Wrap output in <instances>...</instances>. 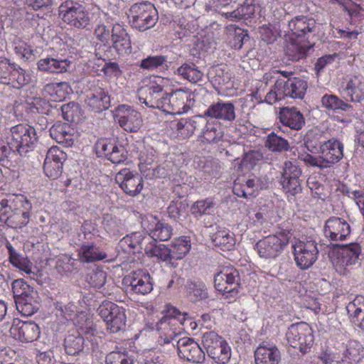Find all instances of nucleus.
Masks as SVG:
<instances>
[{
	"label": "nucleus",
	"mask_w": 364,
	"mask_h": 364,
	"mask_svg": "<svg viewBox=\"0 0 364 364\" xmlns=\"http://www.w3.org/2000/svg\"><path fill=\"white\" fill-rule=\"evenodd\" d=\"M340 93L343 98L348 102H353L355 111L359 105L364 102V79L358 76L350 77L343 82L340 88Z\"/></svg>",
	"instance_id": "16"
},
{
	"label": "nucleus",
	"mask_w": 364,
	"mask_h": 364,
	"mask_svg": "<svg viewBox=\"0 0 364 364\" xmlns=\"http://www.w3.org/2000/svg\"><path fill=\"white\" fill-rule=\"evenodd\" d=\"M31 77L19 65L0 57V82L19 89L29 83Z\"/></svg>",
	"instance_id": "8"
},
{
	"label": "nucleus",
	"mask_w": 364,
	"mask_h": 364,
	"mask_svg": "<svg viewBox=\"0 0 364 364\" xmlns=\"http://www.w3.org/2000/svg\"><path fill=\"white\" fill-rule=\"evenodd\" d=\"M106 364H133V360L127 354L120 352H111L105 359Z\"/></svg>",
	"instance_id": "64"
},
{
	"label": "nucleus",
	"mask_w": 364,
	"mask_h": 364,
	"mask_svg": "<svg viewBox=\"0 0 364 364\" xmlns=\"http://www.w3.org/2000/svg\"><path fill=\"white\" fill-rule=\"evenodd\" d=\"M98 311L110 333H118L125 329L127 316L123 307L111 301H106L99 306Z\"/></svg>",
	"instance_id": "9"
},
{
	"label": "nucleus",
	"mask_w": 364,
	"mask_h": 364,
	"mask_svg": "<svg viewBox=\"0 0 364 364\" xmlns=\"http://www.w3.org/2000/svg\"><path fill=\"white\" fill-rule=\"evenodd\" d=\"M85 102L90 110L100 113L111 106L110 95L105 88L98 85L94 86L87 95Z\"/></svg>",
	"instance_id": "25"
},
{
	"label": "nucleus",
	"mask_w": 364,
	"mask_h": 364,
	"mask_svg": "<svg viewBox=\"0 0 364 364\" xmlns=\"http://www.w3.org/2000/svg\"><path fill=\"white\" fill-rule=\"evenodd\" d=\"M321 103L322 107L328 111L337 113L345 112L348 117L346 122H351L358 117V113L355 111L354 106L336 95L325 94L321 98Z\"/></svg>",
	"instance_id": "23"
},
{
	"label": "nucleus",
	"mask_w": 364,
	"mask_h": 364,
	"mask_svg": "<svg viewBox=\"0 0 364 364\" xmlns=\"http://www.w3.org/2000/svg\"><path fill=\"white\" fill-rule=\"evenodd\" d=\"M314 46L310 40L297 38L287 45L285 53L289 60L297 62L306 58Z\"/></svg>",
	"instance_id": "34"
},
{
	"label": "nucleus",
	"mask_w": 364,
	"mask_h": 364,
	"mask_svg": "<svg viewBox=\"0 0 364 364\" xmlns=\"http://www.w3.org/2000/svg\"><path fill=\"white\" fill-rule=\"evenodd\" d=\"M114 119L117 120L121 127L129 132L138 131L142 123L140 113L125 105L117 107Z\"/></svg>",
	"instance_id": "20"
},
{
	"label": "nucleus",
	"mask_w": 364,
	"mask_h": 364,
	"mask_svg": "<svg viewBox=\"0 0 364 364\" xmlns=\"http://www.w3.org/2000/svg\"><path fill=\"white\" fill-rule=\"evenodd\" d=\"M186 321L184 315L178 313L174 316L166 315L156 323L154 329L160 333V341L169 343L181 333L183 330L180 326Z\"/></svg>",
	"instance_id": "12"
},
{
	"label": "nucleus",
	"mask_w": 364,
	"mask_h": 364,
	"mask_svg": "<svg viewBox=\"0 0 364 364\" xmlns=\"http://www.w3.org/2000/svg\"><path fill=\"white\" fill-rule=\"evenodd\" d=\"M139 100L147 107L161 109L164 99L167 93L161 85L151 83L141 87L139 91Z\"/></svg>",
	"instance_id": "21"
},
{
	"label": "nucleus",
	"mask_w": 364,
	"mask_h": 364,
	"mask_svg": "<svg viewBox=\"0 0 364 364\" xmlns=\"http://www.w3.org/2000/svg\"><path fill=\"white\" fill-rule=\"evenodd\" d=\"M304 145L311 153L320 151L323 144L326 143V138L323 132L318 129L309 130L304 139Z\"/></svg>",
	"instance_id": "44"
},
{
	"label": "nucleus",
	"mask_w": 364,
	"mask_h": 364,
	"mask_svg": "<svg viewBox=\"0 0 364 364\" xmlns=\"http://www.w3.org/2000/svg\"><path fill=\"white\" fill-rule=\"evenodd\" d=\"M279 119L283 126L295 131L301 130L305 124L303 114L294 107L281 108Z\"/></svg>",
	"instance_id": "32"
},
{
	"label": "nucleus",
	"mask_w": 364,
	"mask_h": 364,
	"mask_svg": "<svg viewBox=\"0 0 364 364\" xmlns=\"http://www.w3.org/2000/svg\"><path fill=\"white\" fill-rule=\"evenodd\" d=\"M116 182L125 193L131 196H136L143 189V178L136 172L127 168L122 169L115 177Z\"/></svg>",
	"instance_id": "19"
},
{
	"label": "nucleus",
	"mask_w": 364,
	"mask_h": 364,
	"mask_svg": "<svg viewBox=\"0 0 364 364\" xmlns=\"http://www.w3.org/2000/svg\"><path fill=\"white\" fill-rule=\"evenodd\" d=\"M127 14L130 26L141 32L153 28L159 18L156 9L149 1L134 4Z\"/></svg>",
	"instance_id": "1"
},
{
	"label": "nucleus",
	"mask_w": 364,
	"mask_h": 364,
	"mask_svg": "<svg viewBox=\"0 0 364 364\" xmlns=\"http://www.w3.org/2000/svg\"><path fill=\"white\" fill-rule=\"evenodd\" d=\"M80 106L78 104L70 102L61 107L63 117L68 122H74L79 117Z\"/></svg>",
	"instance_id": "61"
},
{
	"label": "nucleus",
	"mask_w": 364,
	"mask_h": 364,
	"mask_svg": "<svg viewBox=\"0 0 364 364\" xmlns=\"http://www.w3.org/2000/svg\"><path fill=\"white\" fill-rule=\"evenodd\" d=\"M70 131V128L67 123L60 122L53 124L49 130L52 139L67 146H71L73 143Z\"/></svg>",
	"instance_id": "43"
},
{
	"label": "nucleus",
	"mask_w": 364,
	"mask_h": 364,
	"mask_svg": "<svg viewBox=\"0 0 364 364\" xmlns=\"http://www.w3.org/2000/svg\"><path fill=\"white\" fill-rule=\"evenodd\" d=\"M139 66L141 68L148 70L167 68V57L164 55H150L143 59Z\"/></svg>",
	"instance_id": "53"
},
{
	"label": "nucleus",
	"mask_w": 364,
	"mask_h": 364,
	"mask_svg": "<svg viewBox=\"0 0 364 364\" xmlns=\"http://www.w3.org/2000/svg\"><path fill=\"white\" fill-rule=\"evenodd\" d=\"M282 354L275 345L261 343L255 351L256 364H279Z\"/></svg>",
	"instance_id": "35"
},
{
	"label": "nucleus",
	"mask_w": 364,
	"mask_h": 364,
	"mask_svg": "<svg viewBox=\"0 0 364 364\" xmlns=\"http://www.w3.org/2000/svg\"><path fill=\"white\" fill-rule=\"evenodd\" d=\"M175 73L192 83H196L203 77V73L193 63H185L180 66Z\"/></svg>",
	"instance_id": "49"
},
{
	"label": "nucleus",
	"mask_w": 364,
	"mask_h": 364,
	"mask_svg": "<svg viewBox=\"0 0 364 364\" xmlns=\"http://www.w3.org/2000/svg\"><path fill=\"white\" fill-rule=\"evenodd\" d=\"M228 31L232 37L231 44L235 49H240L245 43L250 41L247 31L232 25L228 27Z\"/></svg>",
	"instance_id": "52"
},
{
	"label": "nucleus",
	"mask_w": 364,
	"mask_h": 364,
	"mask_svg": "<svg viewBox=\"0 0 364 364\" xmlns=\"http://www.w3.org/2000/svg\"><path fill=\"white\" fill-rule=\"evenodd\" d=\"M111 43L119 54L132 52L130 37L127 30L120 24H114L112 28Z\"/></svg>",
	"instance_id": "31"
},
{
	"label": "nucleus",
	"mask_w": 364,
	"mask_h": 364,
	"mask_svg": "<svg viewBox=\"0 0 364 364\" xmlns=\"http://www.w3.org/2000/svg\"><path fill=\"white\" fill-rule=\"evenodd\" d=\"M80 260L83 262H93L107 258V255L94 244H83L78 250Z\"/></svg>",
	"instance_id": "47"
},
{
	"label": "nucleus",
	"mask_w": 364,
	"mask_h": 364,
	"mask_svg": "<svg viewBox=\"0 0 364 364\" xmlns=\"http://www.w3.org/2000/svg\"><path fill=\"white\" fill-rule=\"evenodd\" d=\"M71 62L66 58L46 55L37 62L38 70L49 74H60L68 70Z\"/></svg>",
	"instance_id": "30"
},
{
	"label": "nucleus",
	"mask_w": 364,
	"mask_h": 364,
	"mask_svg": "<svg viewBox=\"0 0 364 364\" xmlns=\"http://www.w3.org/2000/svg\"><path fill=\"white\" fill-rule=\"evenodd\" d=\"M263 159V155L258 150H250L244 154L243 158L240 163L239 168L242 171L243 168L247 170L252 168L259 161Z\"/></svg>",
	"instance_id": "58"
},
{
	"label": "nucleus",
	"mask_w": 364,
	"mask_h": 364,
	"mask_svg": "<svg viewBox=\"0 0 364 364\" xmlns=\"http://www.w3.org/2000/svg\"><path fill=\"white\" fill-rule=\"evenodd\" d=\"M203 117L231 124L236 119L235 107L230 101L218 100L205 109Z\"/></svg>",
	"instance_id": "18"
},
{
	"label": "nucleus",
	"mask_w": 364,
	"mask_h": 364,
	"mask_svg": "<svg viewBox=\"0 0 364 364\" xmlns=\"http://www.w3.org/2000/svg\"><path fill=\"white\" fill-rule=\"evenodd\" d=\"M148 229L152 237L156 240L166 241L173 234V228L169 224L163 220H158L152 216Z\"/></svg>",
	"instance_id": "40"
},
{
	"label": "nucleus",
	"mask_w": 364,
	"mask_h": 364,
	"mask_svg": "<svg viewBox=\"0 0 364 364\" xmlns=\"http://www.w3.org/2000/svg\"><path fill=\"white\" fill-rule=\"evenodd\" d=\"M323 233L326 238L332 242H340L346 239L350 233L348 223L338 217H331L325 223Z\"/></svg>",
	"instance_id": "22"
},
{
	"label": "nucleus",
	"mask_w": 364,
	"mask_h": 364,
	"mask_svg": "<svg viewBox=\"0 0 364 364\" xmlns=\"http://www.w3.org/2000/svg\"><path fill=\"white\" fill-rule=\"evenodd\" d=\"M6 247L9 252V262L16 268L18 269L20 271L25 272L26 274L30 275L33 273L32 272V266L33 264L28 259V257L23 256L20 252H18L11 243L7 242L6 244Z\"/></svg>",
	"instance_id": "38"
},
{
	"label": "nucleus",
	"mask_w": 364,
	"mask_h": 364,
	"mask_svg": "<svg viewBox=\"0 0 364 364\" xmlns=\"http://www.w3.org/2000/svg\"><path fill=\"white\" fill-rule=\"evenodd\" d=\"M337 247L336 267L341 273L345 274L346 270L358 263L361 253V247L358 243H350L346 245L333 244Z\"/></svg>",
	"instance_id": "17"
},
{
	"label": "nucleus",
	"mask_w": 364,
	"mask_h": 364,
	"mask_svg": "<svg viewBox=\"0 0 364 364\" xmlns=\"http://www.w3.org/2000/svg\"><path fill=\"white\" fill-rule=\"evenodd\" d=\"M239 178L234 182L233 192L238 197L250 198L256 197L258 194L254 176L246 179L242 183Z\"/></svg>",
	"instance_id": "45"
},
{
	"label": "nucleus",
	"mask_w": 364,
	"mask_h": 364,
	"mask_svg": "<svg viewBox=\"0 0 364 364\" xmlns=\"http://www.w3.org/2000/svg\"><path fill=\"white\" fill-rule=\"evenodd\" d=\"M301 170L296 161H287L284 163L281 183L285 192L292 196L301 192L300 177Z\"/></svg>",
	"instance_id": "14"
},
{
	"label": "nucleus",
	"mask_w": 364,
	"mask_h": 364,
	"mask_svg": "<svg viewBox=\"0 0 364 364\" xmlns=\"http://www.w3.org/2000/svg\"><path fill=\"white\" fill-rule=\"evenodd\" d=\"M59 16L63 22L71 27L84 29L90 23L89 12L80 3L74 0H65L59 6Z\"/></svg>",
	"instance_id": "5"
},
{
	"label": "nucleus",
	"mask_w": 364,
	"mask_h": 364,
	"mask_svg": "<svg viewBox=\"0 0 364 364\" xmlns=\"http://www.w3.org/2000/svg\"><path fill=\"white\" fill-rule=\"evenodd\" d=\"M149 256L156 257L161 261L169 263H171L173 260L171 248L164 244L156 245Z\"/></svg>",
	"instance_id": "63"
},
{
	"label": "nucleus",
	"mask_w": 364,
	"mask_h": 364,
	"mask_svg": "<svg viewBox=\"0 0 364 364\" xmlns=\"http://www.w3.org/2000/svg\"><path fill=\"white\" fill-rule=\"evenodd\" d=\"M291 234L288 230H280L259 240L256 250L260 257L274 259L279 256L289 244Z\"/></svg>",
	"instance_id": "2"
},
{
	"label": "nucleus",
	"mask_w": 364,
	"mask_h": 364,
	"mask_svg": "<svg viewBox=\"0 0 364 364\" xmlns=\"http://www.w3.org/2000/svg\"><path fill=\"white\" fill-rule=\"evenodd\" d=\"M12 291L17 309L22 314L29 316L39 309V304L36 299V292L23 279H18L12 282Z\"/></svg>",
	"instance_id": "3"
},
{
	"label": "nucleus",
	"mask_w": 364,
	"mask_h": 364,
	"mask_svg": "<svg viewBox=\"0 0 364 364\" xmlns=\"http://www.w3.org/2000/svg\"><path fill=\"white\" fill-rule=\"evenodd\" d=\"M187 208L188 203L186 200H183L182 198H178V199L171 201L167 208V210L169 217L176 218L185 213Z\"/></svg>",
	"instance_id": "59"
},
{
	"label": "nucleus",
	"mask_w": 364,
	"mask_h": 364,
	"mask_svg": "<svg viewBox=\"0 0 364 364\" xmlns=\"http://www.w3.org/2000/svg\"><path fill=\"white\" fill-rule=\"evenodd\" d=\"M224 341L225 340L215 331H207L202 336V343L208 354H212V351L219 345L224 344Z\"/></svg>",
	"instance_id": "55"
},
{
	"label": "nucleus",
	"mask_w": 364,
	"mask_h": 364,
	"mask_svg": "<svg viewBox=\"0 0 364 364\" xmlns=\"http://www.w3.org/2000/svg\"><path fill=\"white\" fill-rule=\"evenodd\" d=\"M10 332L14 338L24 342H33L37 340L41 333L40 328L35 322L20 320H14Z\"/></svg>",
	"instance_id": "26"
},
{
	"label": "nucleus",
	"mask_w": 364,
	"mask_h": 364,
	"mask_svg": "<svg viewBox=\"0 0 364 364\" xmlns=\"http://www.w3.org/2000/svg\"><path fill=\"white\" fill-rule=\"evenodd\" d=\"M346 311L352 322L364 331V297L356 296L346 306Z\"/></svg>",
	"instance_id": "39"
},
{
	"label": "nucleus",
	"mask_w": 364,
	"mask_h": 364,
	"mask_svg": "<svg viewBox=\"0 0 364 364\" xmlns=\"http://www.w3.org/2000/svg\"><path fill=\"white\" fill-rule=\"evenodd\" d=\"M103 227L110 235H122V224L120 220L116 218H112L110 215L105 216L103 220Z\"/></svg>",
	"instance_id": "62"
},
{
	"label": "nucleus",
	"mask_w": 364,
	"mask_h": 364,
	"mask_svg": "<svg viewBox=\"0 0 364 364\" xmlns=\"http://www.w3.org/2000/svg\"><path fill=\"white\" fill-rule=\"evenodd\" d=\"M178 357L188 362L202 364L205 360V354L199 344L193 338L183 337L176 341Z\"/></svg>",
	"instance_id": "15"
},
{
	"label": "nucleus",
	"mask_w": 364,
	"mask_h": 364,
	"mask_svg": "<svg viewBox=\"0 0 364 364\" xmlns=\"http://www.w3.org/2000/svg\"><path fill=\"white\" fill-rule=\"evenodd\" d=\"M193 105L192 93L178 89L166 93L161 110L171 114H181L187 112Z\"/></svg>",
	"instance_id": "11"
},
{
	"label": "nucleus",
	"mask_w": 364,
	"mask_h": 364,
	"mask_svg": "<svg viewBox=\"0 0 364 364\" xmlns=\"http://www.w3.org/2000/svg\"><path fill=\"white\" fill-rule=\"evenodd\" d=\"M211 240L215 247L223 251H230L235 245L234 234L226 229L218 230L211 235Z\"/></svg>",
	"instance_id": "41"
},
{
	"label": "nucleus",
	"mask_w": 364,
	"mask_h": 364,
	"mask_svg": "<svg viewBox=\"0 0 364 364\" xmlns=\"http://www.w3.org/2000/svg\"><path fill=\"white\" fill-rule=\"evenodd\" d=\"M343 145L336 139L332 138L322 145L319 151L323 163L326 168L339 161L343 156Z\"/></svg>",
	"instance_id": "29"
},
{
	"label": "nucleus",
	"mask_w": 364,
	"mask_h": 364,
	"mask_svg": "<svg viewBox=\"0 0 364 364\" xmlns=\"http://www.w3.org/2000/svg\"><path fill=\"white\" fill-rule=\"evenodd\" d=\"M345 357L350 361L358 363L364 357V348L357 341H348Z\"/></svg>",
	"instance_id": "54"
},
{
	"label": "nucleus",
	"mask_w": 364,
	"mask_h": 364,
	"mask_svg": "<svg viewBox=\"0 0 364 364\" xmlns=\"http://www.w3.org/2000/svg\"><path fill=\"white\" fill-rule=\"evenodd\" d=\"M264 146L273 152H282L289 149L288 141L274 132L267 135Z\"/></svg>",
	"instance_id": "50"
},
{
	"label": "nucleus",
	"mask_w": 364,
	"mask_h": 364,
	"mask_svg": "<svg viewBox=\"0 0 364 364\" xmlns=\"http://www.w3.org/2000/svg\"><path fill=\"white\" fill-rule=\"evenodd\" d=\"M204 121V117L201 115L194 116L192 118H183L176 122H172L171 129L177 132L178 136L186 139L191 136Z\"/></svg>",
	"instance_id": "36"
},
{
	"label": "nucleus",
	"mask_w": 364,
	"mask_h": 364,
	"mask_svg": "<svg viewBox=\"0 0 364 364\" xmlns=\"http://www.w3.org/2000/svg\"><path fill=\"white\" fill-rule=\"evenodd\" d=\"M25 203L28 207L13 208L10 215L4 218L5 223L9 227L16 229L21 228L28 225L30 221L31 214L29 209L31 205L27 200H25Z\"/></svg>",
	"instance_id": "37"
},
{
	"label": "nucleus",
	"mask_w": 364,
	"mask_h": 364,
	"mask_svg": "<svg viewBox=\"0 0 364 364\" xmlns=\"http://www.w3.org/2000/svg\"><path fill=\"white\" fill-rule=\"evenodd\" d=\"M212 354H208L215 363L219 364L227 363L231 357L230 348L225 341L224 344H220L218 348H215Z\"/></svg>",
	"instance_id": "57"
},
{
	"label": "nucleus",
	"mask_w": 364,
	"mask_h": 364,
	"mask_svg": "<svg viewBox=\"0 0 364 364\" xmlns=\"http://www.w3.org/2000/svg\"><path fill=\"white\" fill-rule=\"evenodd\" d=\"M191 246L190 240L186 237L176 239L171 247L173 260L183 259L190 251Z\"/></svg>",
	"instance_id": "51"
},
{
	"label": "nucleus",
	"mask_w": 364,
	"mask_h": 364,
	"mask_svg": "<svg viewBox=\"0 0 364 364\" xmlns=\"http://www.w3.org/2000/svg\"><path fill=\"white\" fill-rule=\"evenodd\" d=\"M280 87L285 97L292 99H303L307 87V82L299 77L288 78L287 80L282 79Z\"/></svg>",
	"instance_id": "33"
},
{
	"label": "nucleus",
	"mask_w": 364,
	"mask_h": 364,
	"mask_svg": "<svg viewBox=\"0 0 364 364\" xmlns=\"http://www.w3.org/2000/svg\"><path fill=\"white\" fill-rule=\"evenodd\" d=\"M186 296L191 302H198L208 297V289L202 282L188 280L185 286Z\"/></svg>",
	"instance_id": "42"
},
{
	"label": "nucleus",
	"mask_w": 364,
	"mask_h": 364,
	"mask_svg": "<svg viewBox=\"0 0 364 364\" xmlns=\"http://www.w3.org/2000/svg\"><path fill=\"white\" fill-rule=\"evenodd\" d=\"M107 273L100 269L92 270L87 277V281L93 287L100 289L106 282Z\"/></svg>",
	"instance_id": "60"
},
{
	"label": "nucleus",
	"mask_w": 364,
	"mask_h": 364,
	"mask_svg": "<svg viewBox=\"0 0 364 364\" xmlns=\"http://www.w3.org/2000/svg\"><path fill=\"white\" fill-rule=\"evenodd\" d=\"M215 287L226 298L235 299L241 288L239 271L232 267H225L214 277Z\"/></svg>",
	"instance_id": "6"
},
{
	"label": "nucleus",
	"mask_w": 364,
	"mask_h": 364,
	"mask_svg": "<svg viewBox=\"0 0 364 364\" xmlns=\"http://www.w3.org/2000/svg\"><path fill=\"white\" fill-rule=\"evenodd\" d=\"M255 13V5L254 0H246L243 4L231 12H225L223 15L230 19L247 20L252 18Z\"/></svg>",
	"instance_id": "46"
},
{
	"label": "nucleus",
	"mask_w": 364,
	"mask_h": 364,
	"mask_svg": "<svg viewBox=\"0 0 364 364\" xmlns=\"http://www.w3.org/2000/svg\"><path fill=\"white\" fill-rule=\"evenodd\" d=\"M156 240L152 237L150 232L149 235L142 232H134L121 239L116 249L119 255L121 253L125 255H135L141 253L142 250H144L146 254L150 255L153 248L156 245Z\"/></svg>",
	"instance_id": "4"
},
{
	"label": "nucleus",
	"mask_w": 364,
	"mask_h": 364,
	"mask_svg": "<svg viewBox=\"0 0 364 364\" xmlns=\"http://www.w3.org/2000/svg\"><path fill=\"white\" fill-rule=\"evenodd\" d=\"M202 136L208 144L218 143L223 136V132L219 126L207 123L203 130Z\"/></svg>",
	"instance_id": "56"
},
{
	"label": "nucleus",
	"mask_w": 364,
	"mask_h": 364,
	"mask_svg": "<svg viewBox=\"0 0 364 364\" xmlns=\"http://www.w3.org/2000/svg\"><path fill=\"white\" fill-rule=\"evenodd\" d=\"M156 151L153 148L147 147L144 150L141 151L139 155V168L146 177H161L165 173V170L163 167L153 166L156 162Z\"/></svg>",
	"instance_id": "24"
},
{
	"label": "nucleus",
	"mask_w": 364,
	"mask_h": 364,
	"mask_svg": "<svg viewBox=\"0 0 364 364\" xmlns=\"http://www.w3.org/2000/svg\"><path fill=\"white\" fill-rule=\"evenodd\" d=\"M289 28L297 38L302 39V37H306V40H310V36L315 35L316 25L314 18L300 16H296L289 22Z\"/></svg>",
	"instance_id": "28"
},
{
	"label": "nucleus",
	"mask_w": 364,
	"mask_h": 364,
	"mask_svg": "<svg viewBox=\"0 0 364 364\" xmlns=\"http://www.w3.org/2000/svg\"><path fill=\"white\" fill-rule=\"evenodd\" d=\"M124 282L131 287L132 291L138 294L145 295L153 289L150 275L141 270L133 272L127 275Z\"/></svg>",
	"instance_id": "27"
},
{
	"label": "nucleus",
	"mask_w": 364,
	"mask_h": 364,
	"mask_svg": "<svg viewBox=\"0 0 364 364\" xmlns=\"http://www.w3.org/2000/svg\"><path fill=\"white\" fill-rule=\"evenodd\" d=\"M286 338L289 344L299 348L303 355L309 352L314 342L312 329L305 322L291 324L286 333Z\"/></svg>",
	"instance_id": "7"
},
{
	"label": "nucleus",
	"mask_w": 364,
	"mask_h": 364,
	"mask_svg": "<svg viewBox=\"0 0 364 364\" xmlns=\"http://www.w3.org/2000/svg\"><path fill=\"white\" fill-rule=\"evenodd\" d=\"M294 260L301 269L311 267L316 261L318 255L317 244L312 240H299L293 245Z\"/></svg>",
	"instance_id": "13"
},
{
	"label": "nucleus",
	"mask_w": 364,
	"mask_h": 364,
	"mask_svg": "<svg viewBox=\"0 0 364 364\" xmlns=\"http://www.w3.org/2000/svg\"><path fill=\"white\" fill-rule=\"evenodd\" d=\"M85 340L81 334L76 331L70 333L64 339V348L69 355H79L83 350Z\"/></svg>",
	"instance_id": "48"
},
{
	"label": "nucleus",
	"mask_w": 364,
	"mask_h": 364,
	"mask_svg": "<svg viewBox=\"0 0 364 364\" xmlns=\"http://www.w3.org/2000/svg\"><path fill=\"white\" fill-rule=\"evenodd\" d=\"M37 140L36 129L28 124H19L11 129V136L8 139V145L12 151L20 154L26 153L28 148Z\"/></svg>",
	"instance_id": "10"
}]
</instances>
